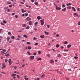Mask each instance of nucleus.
<instances>
[{
    "label": "nucleus",
    "mask_w": 80,
    "mask_h": 80,
    "mask_svg": "<svg viewBox=\"0 0 80 80\" xmlns=\"http://www.w3.org/2000/svg\"><path fill=\"white\" fill-rule=\"evenodd\" d=\"M36 39H37L36 38H35V37L33 38V40H36Z\"/></svg>",
    "instance_id": "4d7b16f0"
},
{
    "label": "nucleus",
    "mask_w": 80,
    "mask_h": 80,
    "mask_svg": "<svg viewBox=\"0 0 80 80\" xmlns=\"http://www.w3.org/2000/svg\"><path fill=\"white\" fill-rule=\"evenodd\" d=\"M47 27L48 28L50 27V26L49 25H47Z\"/></svg>",
    "instance_id": "5fc2aeb1"
},
{
    "label": "nucleus",
    "mask_w": 80,
    "mask_h": 80,
    "mask_svg": "<svg viewBox=\"0 0 80 80\" xmlns=\"http://www.w3.org/2000/svg\"><path fill=\"white\" fill-rule=\"evenodd\" d=\"M33 55H37V54L35 52H34L33 53Z\"/></svg>",
    "instance_id": "603ef678"
},
{
    "label": "nucleus",
    "mask_w": 80,
    "mask_h": 80,
    "mask_svg": "<svg viewBox=\"0 0 80 80\" xmlns=\"http://www.w3.org/2000/svg\"><path fill=\"white\" fill-rule=\"evenodd\" d=\"M45 74L44 75H42V76H41V77L42 78H43V77H45Z\"/></svg>",
    "instance_id": "e433bc0d"
},
{
    "label": "nucleus",
    "mask_w": 80,
    "mask_h": 80,
    "mask_svg": "<svg viewBox=\"0 0 80 80\" xmlns=\"http://www.w3.org/2000/svg\"><path fill=\"white\" fill-rule=\"evenodd\" d=\"M78 25H80V22H78Z\"/></svg>",
    "instance_id": "49530a36"
},
{
    "label": "nucleus",
    "mask_w": 80,
    "mask_h": 80,
    "mask_svg": "<svg viewBox=\"0 0 80 80\" xmlns=\"http://www.w3.org/2000/svg\"><path fill=\"white\" fill-rule=\"evenodd\" d=\"M71 46H72V45H68L67 47H68V48H70V47H71Z\"/></svg>",
    "instance_id": "5701e85b"
},
{
    "label": "nucleus",
    "mask_w": 80,
    "mask_h": 80,
    "mask_svg": "<svg viewBox=\"0 0 80 80\" xmlns=\"http://www.w3.org/2000/svg\"><path fill=\"white\" fill-rule=\"evenodd\" d=\"M37 80H40V78H37Z\"/></svg>",
    "instance_id": "774afa93"
},
{
    "label": "nucleus",
    "mask_w": 80,
    "mask_h": 80,
    "mask_svg": "<svg viewBox=\"0 0 80 80\" xmlns=\"http://www.w3.org/2000/svg\"><path fill=\"white\" fill-rule=\"evenodd\" d=\"M37 18L38 19V20H40V19H42V18H41L40 16H38Z\"/></svg>",
    "instance_id": "9d476101"
},
{
    "label": "nucleus",
    "mask_w": 80,
    "mask_h": 80,
    "mask_svg": "<svg viewBox=\"0 0 80 80\" xmlns=\"http://www.w3.org/2000/svg\"><path fill=\"white\" fill-rule=\"evenodd\" d=\"M64 44H68V42L67 41L64 42Z\"/></svg>",
    "instance_id": "72a5a7b5"
},
{
    "label": "nucleus",
    "mask_w": 80,
    "mask_h": 80,
    "mask_svg": "<svg viewBox=\"0 0 80 80\" xmlns=\"http://www.w3.org/2000/svg\"><path fill=\"white\" fill-rule=\"evenodd\" d=\"M38 53H39V54H40V53H41V52H40V51H39L38 52Z\"/></svg>",
    "instance_id": "c03bdc74"
},
{
    "label": "nucleus",
    "mask_w": 80,
    "mask_h": 80,
    "mask_svg": "<svg viewBox=\"0 0 80 80\" xmlns=\"http://www.w3.org/2000/svg\"><path fill=\"white\" fill-rule=\"evenodd\" d=\"M26 29L28 30V29H29L30 28V27L29 26H27L26 28Z\"/></svg>",
    "instance_id": "b1692460"
},
{
    "label": "nucleus",
    "mask_w": 80,
    "mask_h": 80,
    "mask_svg": "<svg viewBox=\"0 0 80 80\" xmlns=\"http://www.w3.org/2000/svg\"><path fill=\"white\" fill-rule=\"evenodd\" d=\"M44 35H42L40 36V37L41 38H45V37L44 36Z\"/></svg>",
    "instance_id": "4468645a"
},
{
    "label": "nucleus",
    "mask_w": 80,
    "mask_h": 80,
    "mask_svg": "<svg viewBox=\"0 0 80 80\" xmlns=\"http://www.w3.org/2000/svg\"><path fill=\"white\" fill-rule=\"evenodd\" d=\"M7 11H8V12H10V9H7Z\"/></svg>",
    "instance_id": "6e6d98bb"
},
{
    "label": "nucleus",
    "mask_w": 80,
    "mask_h": 80,
    "mask_svg": "<svg viewBox=\"0 0 80 80\" xmlns=\"http://www.w3.org/2000/svg\"><path fill=\"white\" fill-rule=\"evenodd\" d=\"M8 35H11V32H8Z\"/></svg>",
    "instance_id": "c756f323"
},
{
    "label": "nucleus",
    "mask_w": 80,
    "mask_h": 80,
    "mask_svg": "<svg viewBox=\"0 0 80 80\" xmlns=\"http://www.w3.org/2000/svg\"><path fill=\"white\" fill-rule=\"evenodd\" d=\"M73 58H75V59H77V58H78V57H77V56L73 57Z\"/></svg>",
    "instance_id": "bb28decb"
},
{
    "label": "nucleus",
    "mask_w": 80,
    "mask_h": 80,
    "mask_svg": "<svg viewBox=\"0 0 80 80\" xmlns=\"http://www.w3.org/2000/svg\"><path fill=\"white\" fill-rule=\"evenodd\" d=\"M22 26H23V27H26V26H27V25L25 24H23L22 25Z\"/></svg>",
    "instance_id": "393cba45"
},
{
    "label": "nucleus",
    "mask_w": 80,
    "mask_h": 80,
    "mask_svg": "<svg viewBox=\"0 0 80 80\" xmlns=\"http://www.w3.org/2000/svg\"><path fill=\"white\" fill-rule=\"evenodd\" d=\"M74 15H76V16H78V14L77 13H76V12H75L73 14Z\"/></svg>",
    "instance_id": "dca6fc26"
},
{
    "label": "nucleus",
    "mask_w": 80,
    "mask_h": 80,
    "mask_svg": "<svg viewBox=\"0 0 80 80\" xmlns=\"http://www.w3.org/2000/svg\"><path fill=\"white\" fill-rule=\"evenodd\" d=\"M68 70L69 71H71V72H72V70H71L70 69H68Z\"/></svg>",
    "instance_id": "e2e57ef3"
},
{
    "label": "nucleus",
    "mask_w": 80,
    "mask_h": 80,
    "mask_svg": "<svg viewBox=\"0 0 80 80\" xmlns=\"http://www.w3.org/2000/svg\"><path fill=\"white\" fill-rule=\"evenodd\" d=\"M34 4H35V5H38V2H35L34 3Z\"/></svg>",
    "instance_id": "473e14b6"
},
{
    "label": "nucleus",
    "mask_w": 80,
    "mask_h": 80,
    "mask_svg": "<svg viewBox=\"0 0 80 80\" xmlns=\"http://www.w3.org/2000/svg\"><path fill=\"white\" fill-rule=\"evenodd\" d=\"M26 20H28V21H29V20H31V18H30L29 17H28L26 18Z\"/></svg>",
    "instance_id": "39448f33"
},
{
    "label": "nucleus",
    "mask_w": 80,
    "mask_h": 80,
    "mask_svg": "<svg viewBox=\"0 0 80 80\" xmlns=\"http://www.w3.org/2000/svg\"><path fill=\"white\" fill-rule=\"evenodd\" d=\"M38 43H35V44H34V45L36 46L38 45Z\"/></svg>",
    "instance_id": "37998d69"
},
{
    "label": "nucleus",
    "mask_w": 80,
    "mask_h": 80,
    "mask_svg": "<svg viewBox=\"0 0 80 80\" xmlns=\"http://www.w3.org/2000/svg\"><path fill=\"white\" fill-rule=\"evenodd\" d=\"M15 18H18V16H17V15H15Z\"/></svg>",
    "instance_id": "09e8293b"
},
{
    "label": "nucleus",
    "mask_w": 80,
    "mask_h": 80,
    "mask_svg": "<svg viewBox=\"0 0 80 80\" xmlns=\"http://www.w3.org/2000/svg\"><path fill=\"white\" fill-rule=\"evenodd\" d=\"M35 58V56H31L30 57V58H31V60H33L34 59V58Z\"/></svg>",
    "instance_id": "20e7f679"
},
{
    "label": "nucleus",
    "mask_w": 80,
    "mask_h": 80,
    "mask_svg": "<svg viewBox=\"0 0 80 80\" xmlns=\"http://www.w3.org/2000/svg\"><path fill=\"white\" fill-rule=\"evenodd\" d=\"M65 7V5H64V4H62V8H64V7Z\"/></svg>",
    "instance_id": "7c9ffc66"
},
{
    "label": "nucleus",
    "mask_w": 80,
    "mask_h": 80,
    "mask_svg": "<svg viewBox=\"0 0 80 80\" xmlns=\"http://www.w3.org/2000/svg\"><path fill=\"white\" fill-rule=\"evenodd\" d=\"M25 17H27L28 16V14L25 13Z\"/></svg>",
    "instance_id": "8fccbe9b"
},
{
    "label": "nucleus",
    "mask_w": 80,
    "mask_h": 80,
    "mask_svg": "<svg viewBox=\"0 0 80 80\" xmlns=\"http://www.w3.org/2000/svg\"><path fill=\"white\" fill-rule=\"evenodd\" d=\"M77 11H80V8H78Z\"/></svg>",
    "instance_id": "0e129e2a"
},
{
    "label": "nucleus",
    "mask_w": 80,
    "mask_h": 80,
    "mask_svg": "<svg viewBox=\"0 0 80 80\" xmlns=\"http://www.w3.org/2000/svg\"><path fill=\"white\" fill-rule=\"evenodd\" d=\"M28 50H31L32 49V47L31 46H28Z\"/></svg>",
    "instance_id": "2eb2a0df"
},
{
    "label": "nucleus",
    "mask_w": 80,
    "mask_h": 80,
    "mask_svg": "<svg viewBox=\"0 0 80 80\" xmlns=\"http://www.w3.org/2000/svg\"><path fill=\"white\" fill-rule=\"evenodd\" d=\"M50 63H53L54 62V61H53V59H51L50 61Z\"/></svg>",
    "instance_id": "ddd939ff"
},
{
    "label": "nucleus",
    "mask_w": 80,
    "mask_h": 80,
    "mask_svg": "<svg viewBox=\"0 0 80 80\" xmlns=\"http://www.w3.org/2000/svg\"><path fill=\"white\" fill-rule=\"evenodd\" d=\"M28 23L30 25H32V21H29L28 22Z\"/></svg>",
    "instance_id": "f8f14e48"
},
{
    "label": "nucleus",
    "mask_w": 80,
    "mask_h": 80,
    "mask_svg": "<svg viewBox=\"0 0 80 80\" xmlns=\"http://www.w3.org/2000/svg\"><path fill=\"white\" fill-rule=\"evenodd\" d=\"M64 48V47L63 46L61 47V48H62V49H63V48Z\"/></svg>",
    "instance_id": "3c124183"
},
{
    "label": "nucleus",
    "mask_w": 80,
    "mask_h": 80,
    "mask_svg": "<svg viewBox=\"0 0 80 80\" xmlns=\"http://www.w3.org/2000/svg\"><path fill=\"white\" fill-rule=\"evenodd\" d=\"M5 67H6V66L5 65H4V66H2L1 68H2V69H3V68H5Z\"/></svg>",
    "instance_id": "aec40b11"
},
{
    "label": "nucleus",
    "mask_w": 80,
    "mask_h": 80,
    "mask_svg": "<svg viewBox=\"0 0 80 80\" xmlns=\"http://www.w3.org/2000/svg\"><path fill=\"white\" fill-rule=\"evenodd\" d=\"M44 19L43 18L42 20H41L40 21V22H41V25H43V24H44Z\"/></svg>",
    "instance_id": "f257e3e1"
},
{
    "label": "nucleus",
    "mask_w": 80,
    "mask_h": 80,
    "mask_svg": "<svg viewBox=\"0 0 80 80\" xmlns=\"http://www.w3.org/2000/svg\"><path fill=\"white\" fill-rule=\"evenodd\" d=\"M14 73H17V71H15Z\"/></svg>",
    "instance_id": "338daca9"
},
{
    "label": "nucleus",
    "mask_w": 80,
    "mask_h": 80,
    "mask_svg": "<svg viewBox=\"0 0 80 80\" xmlns=\"http://www.w3.org/2000/svg\"><path fill=\"white\" fill-rule=\"evenodd\" d=\"M3 22L4 23H7V21H3Z\"/></svg>",
    "instance_id": "c9c22d12"
},
{
    "label": "nucleus",
    "mask_w": 80,
    "mask_h": 80,
    "mask_svg": "<svg viewBox=\"0 0 80 80\" xmlns=\"http://www.w3.org/2000/svg\"><path fill=\"white\" fill-rule=\"evenodd\" d=\"M66 10V8H64L62 9V11L63 12H65Z\"/></svg>",
    "instance_id": "1a4fd4ad"
},
{
    "label": "nucleus",
    "mask_w": 80,
    "mask_h": 80,
    "mask_svg": "<svg viewBox=\"0 0 80 80\" xmlns=\"http://www.w3.org/2000/svg\"><path fill=\"white\" fill-rule=\"evenodd\" d=\"M7 62H8V59H5V63H7Z\"/></svg>",
    "instance_id": "c85d7f7f"
},
{
    "label": "nucleus",
    "mask_w": 80,
    "mask_h": 80,
    "mask_svg": "<svg viewBox=\"0 0 80 80\" xmlns=\"http://www.w3.org/2000/svg\"><path fill=\"white\" fill-rule=\"evenodd\" d=\"M1 52H2V53H4V54H6V53L3 52V51H1Z\"/></svg>",
    "instance_id": "864d4df0"
},
{
    "label": "nucleus",
    "mask_w": 80,
    "mask_h": 80,
    "mask_svg": "<svg viewBox=\"0 0 80 80\" xmlns=\"http://www.w3.org/2000/svg\"><path fill=\"white\" fill-rule=\"evenodd\" d=\"M27 53L29 55H31V54L30 53V52H29L28 51Z\"/></svg>",
    "instance_id": "58836bf2"
},
{
    "label": "nucleus",
    "mask_w": 80,
    "mask_h": 80,
    "mask_svg": "<svg viewBox=\"0 0 80 80\" xmlns=\"http://www.w3.org/2000/svg\"><path fill=\"white\" fill-rule=\"evenodd\" d=\"M44 33H45V34H46V35H48L49 33L48 32H47L46 31H45L44 32Z\"/></svg>",
    "instance_id": "0eeeda50"
},
{
    "label": "nucleus",
    "mask_w": 80,
    "mask_h": 80,
    "mask_svg": "<svg viewBox=\"0 0 80 80\" xmlns=\"http://www.w3.org/2000/svg\"><path fill=\"white\" fill-rule=\"evenodd\" d=\"M67 8H69V9H71V8H72V7H71V6H68L67 7Z\"/></svg>",
    "instance_id": "4be33fe9"
},
{
    "label": "nucleus",
    "mask_w": 80,
    "mask_h": 80,
    "mask_svg": "<svg viewBox=\"0 0 80 80\" xmlns=\"http://www.w3.org/2000/svg\"><path fill=\"white\" fill-rule=\"evenodd\" d=\"M74 32V30H71V32Z\"/></svg>",
    "instance_id": "052dcab7"
},
{
    "label": "nucleus",
    "mask_w": 80,
    "mask_h": 80,
    "mask_svg": "<svg viewBox=\"0 0 80 80\" xmlns=\"http://www.w3.org/2000/svg\"><path fill=\"white\" fill-rule=\"evenodd\" d=\"M37 24H38V22H36L34 23L35 26H36V25H37Z\"/></svg>",
    "instance_id": "cd10ccee"
},
{
    "label": "nucleus",
    "mask_w": 80,
    "mask_h": 80,
    "mask_svg": "<svg viewBox=\"0 0 80 80\" xmlns=\"http://www.w3.org/2000/svg\"><path fill=\"white\" fill-rule=\"evenodd\" d=\"M21 10L22 13H24V12H26V11L23 10V9H22Z\"/></svg>",
    "instance_id": "9b49d317"
},
{
    "label": "nucleus",
    "mask_w": 80,
    "mask_h": 80,
    "mask_svg": "<svg viewBox=\"0 0 80 80\" xmlns=\"http://www.w3.org/2000/svg\"><path fill=\"white\" fill-rule=\"evenodd\" d=\"M16 74H12L11 75V77H13V76H16Z\"/></svg>",
    "instance_id": "f3484780"
},
{
    "label": "nucleus",
    "mask_w": 80,
    "mask_h": 80,
    "mask_svg": "<svg viewBox=\"0 0 80 80\" xmlns=\"http://www.w3.org/2000/svg\"><path fill=\"white\" fill-rule=\"evenodd\" d=\"M28 78H26L25 79V80H28Z\"/></svg>",
    "instance_id": "13d9d810"
},
{
    "label": "nucleus",
    "mask_w": 80,
    "mask_h": 80,
    "mask_svg": "<svg viewBox=\"0 0 80 80\" xmlns=\"http://www.w3.org/2000/svg\"><path fill=\"white\" fill-rule=\"evenodd\" d=\"M27 44H28V45H30L31 44V43L29 42H27Z\"/></svg>",
    "instance_id": "2f4dec72"
},
{
    "label": "nucleus",
    "mask_w": 80,
    "mask_h": 80,
    "mask_svg": "<svg viewBox=\"0 0 80 80\" xmlns=\"http://www.w3.org/2000/svg\"><path fill=\"white\" fill-rule=\"evenodd\" d=\"M59 46H59V45L57 44L56 46V47H57V48H58V47H59Z\"/></svg>",
    "instance_id": "f704fd0d"
},
{
    "label": "nucleus",
    "mask_w": 80,
    "mask_h": 80,
    "mask_svg": "<svg viewBox=\"0 0 80 80\" xmlns=\"http://www.w3.org/2000/svg\"><path fill=\"white\" fill-rule=\"evenodd\" d=\"M57 55H58V57H60V54Z\"/></svg>",
    "instance_id": "de8ad7c7"
},
{
    "label": "nucleus",
    "mask_w": 80,
    "mask_h": 80,
    "mask_svg": "<svg viewBox=\"0 0 80 80\" xmlns=\"http://www.w3.org/2000/svg\"><path fill=\"white\" fill-rule=\"evenodd\" d=\"M1 73H3V74H5H5H6L3 72H1Z\"/></svg>",
    "instance_id": "a19ab883"
},
{
    "label": "nucleus",
    "mask_w": 80,
    "mask_h": 80,
    "mask_svg": "<svg viewBox=\"0 0 80 80\" xmlns=\"http://www.w3.org/2000/svg\"><path fill=\"white\" fill-rule=\"evenodd\" d=\"M8 62L9 63V65H10L12 63V62H11V59H9V60L8 61Z\"/></svg>",
    "instance_id": "7ed1b4c3"
},
{
    "label": "nucleus",
    "mask_w": 80,
    "mask_h": 80,
    "mask_svg": "<svg viewBox=\"0 0 80 80\" xmlns=\"http://www.w3.org/2000/svg\"><path fill=\"white\" fill-rule=\"evenodd\" d=\"M17 77L18 78H20V76L18 75H17Z\"/></svg>",
    "instance_id": "79ce46f5"
},
{
    "label": "nucleus",
    "mask_w": 80,
    "mask_h": 80,
    "mask_svg": "<svg viewBox=\"0 0 80 80\" xmlns=\"http://www.w3.org/2000/svg\"><path fill=\"white\" fill-rule=\"evenodd\" d=\"M7 3H8V4H11V2H7Z\"/></svg>",
    "instance_id": "ea45409f"
},
{
    "label": "nucleus",
    "mask_w": 80,
    "mask_h": 80,
    "mask_svg": "<svg viewBox=\"0 0 80 80\" xmlns=\"http://www.w3.org/2000/svg\"><path fill=\"white\" fill-rule=\"evenodd\" d=\"M55 7H56V10H61V8H60L59 7H57V6L55 5Z\"/></svg>",
    "instance_id": "f03ea898"
},
{
    "label": "nucleus",
    "mask_w": 80,
    "mask_h": 80,
    "mask_svg": "<svg viewBox=\"0 0 80 80\" xmlns=\"http://www.w3.org/2000/svg\"><path fill=\"white\" fill-rule=\"evenodd\" d=\"M56 37H59V34H57L56 35Z\"/></svg>",
    "instance_id": "69168bd1"
},
{
    "label": "nucleus",
    "mask_w": 80,
    "mask_h": 80,
    "mask_svg": "<svg viewBox=\"0 0 80 80\" xmlns=\"http://www.w3.org/2000/svg\"><path fill=\"white\" fill-rule=\"evenodd\" d=\"M11 38L12 39V40L15 39V37L13 36H11Z\"/></svg>",
    "instance_id": "a211bd4d"
},
{
    "label": "nucleus",
    "mask_w": 80,
    "mask_h": 80,
    "mask_svg": "<svg viewBox=\"0 0 80 80\" xmlns=\"http://www.w3.org/2000/svg\"><path fill=\"white\" fill-rule=\"evenodd\" d=\"M15 14V13H13L12 14V15L13 16Z\"/></svg>",
    "instance_id": "a18cd8bd"
},
{
    "label": "nucleus",
    "mask_w": 80,
    "mask_h": 80,
    "mask_svg": "<svg viewBox=\"0 0 80 80\" xmlns=\"http://www.w3.org/2000/svg\"><path fill=\"white\" fill-rule=\"evenodd\" d=\"M22 42H25V40H22Z\"/></svg>",
    "instance_id": "680f3d73"
},
{
    "label": "nucleus",
    "mask_w": 80,
    "mask_h": 80,
    "mask_svg": "<svg viewBox=\"0 0 80 80\" xmlns=\"http://www.w3.org/2000/svg\"><path fill=\"white\" fill-rule=\"evenodd\" d=\"M21 3L22 4H24V2H21Z\"/></svg>",
    "instance_id": "bf43d9fd"
},
{
    "label": "nucleus",
    "mask_w": 80,
    "mask_h": 80,
    "mask_svg": "<svg viewBox=\"0 0 80 80\" xmlns=\"http://www.w3.org/2000/svg\"><path fill=\"white\" fill-rule=\"evenodd\" d=\"M42 60V58H39L37 59V61H38V60Z\"/></svg>",
    "instance_id": "6ab92c4d"
},
{
    "label": "nucleus",
    "mask_w": 80,
    "mask_h": 80,
    "mask_svg": "<svg viewBox=\"0 0 80 80\" xmlns=\"http://www.w3.org/2000/svg\"><path fill=\"white\" fill-rule=\"evenodd\" d=\"M23 37H25V38H27V36L25 34H24L23 35Z\"/></svg>",
    "instance_id": "412c9836"
},
{
    "label": "nucleus",
    "mask_w": 80,
    "mask_h": 80,
    "mask_svg": "<svg viewBox=\"0 0 80 80\" xmlns=\"http://www.w3.org/2000/svg\"><path fill=\"white\" fill-rule=\"evenodd\" d=\"M6 39H7V42H9L10 41V38L9 37H7V38H6Z\"/></svg>",
    "instance_id": "423d86ee"
},
{
    "label": "nucleus",
    "mask_w": 80,
    "mask_h": 80,
    "mask_svg": "<svg viewBox=\"0 0 80 80\" xmlns=\"http://www.w3.org/2000/svg\"><path fill=\"white\" fill-rule=\"evenodd\" d=\"M72 10H73L74 12H76V9H75V8L74 7H72Z\"/></svg>",
    "instance_id": "6e6552de"
},
{
    "label": "nucleus",
    "mask_w": 80,
    "mask_h": 80,
    "mask_svg": "<svg viewBox=\"0 0 80 80\" xmlns=\"http://www.w3.org/2000/svg\"><path fill=\"white\" fill-rule=\"evenodd\" d=\"M0 50H2L3 52H6V50L5 49H0Z\"/></svg>",
    "instance_id": "4c0bfd02"
},
{
    "label": "nucleus",
    "mask_w": 80,
    "mask_h": 80,
    "mask_svg": "<svg viewBox=\"0 0 80 80\" xmlns=\"http://www.w3.org/2000/svg\"><path fill=\"white\" fill-rule=\"evenodd\" d=\"M71 4L70 3H69L66 4L67 6H69V5H71Z\"/></svg>",
    "instance_id": "a878e982"
}]
</instances>
